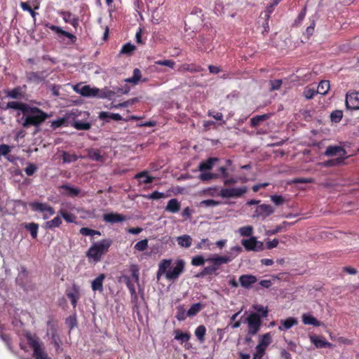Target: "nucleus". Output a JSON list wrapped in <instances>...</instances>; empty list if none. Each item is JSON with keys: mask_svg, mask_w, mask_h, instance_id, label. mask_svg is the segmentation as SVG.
Returning a JSON list of instances; mask_svg holds the SVG:
<instances>
[{"mask_svg": "<svg viewBox=\"0 0 359 359\" xmlns=\"http://www.w3.org/2000/svg\"><path fill=\"white\" fill-rule=\"evenodd\" d=\"M80 233L83 236H93L95 235L100 236V232L94 229H91L87 227H83L80 229Z\"/></svg>", "mask_w": 359, "mask_h": 359, "instance_id": "39", "label": "nucleus"}, {"mask_svg": "<svg viewBox=\"0 0 359 359\" xmlns=\"http://www.w3.org/2000/svg\"><path fill=\"white\" fill-rule=\"evenodd\" d=\"M141 77H142L141 71L139 69L136 68L133 71V76L130 78L126 79L125 80V81L127 83H133L134 85H137L139 83V81H140Z\"/></svg>", "mask_w": 359, "mask_h": 359, "instance_id": "26", "label": "nucleus"}, {"mask_svg": "<svg viewBox=\"0 0 359 359\" xmlns=\"http://www.w3.org/2000/svg\"><path fill=\"white\" fill-rule=\"evenodd\" d=\"M265 353L266 348L257 345L255 347V353L253 355L252 359H261Z\"/></svg>", "mask_w": 359, "mask_h": 359, "instance_id": "45", "label": "nucleus"}, {"mask_svg": "<svg viewBox=\"0 0 359 359\" xmlns=\"http://www.w3.org/2000/svg\"><path fill=\"white\" fill-rule=\"evenodd\" d=\"M67 297L70 299L74 307L76 306L77 300L79 298V291L78 287H74L73 291L67 293Z\"/></svg>", "mask_w": 359, "mask_h": 359, "instance_id": "31", "label": "nucleus"}, {"mask_svg": "<svg viewBox=\"0 0 359 359\" xmlns=\"http://www.w3.org/2000/svg\"><path fill=\"white\" fill-rule=\"evenodd\" d=\"M325 154L326 156H334L338 154L344 155V154H345V151L341 147H338V146L329 147L327 148Z\"/></svg>", "mask_w": 359, "mask_h": 359, "instance_id": "25", "label": "nucleus"}, {"mask_svg": "<svg viewBox=\"0 0 359 359\" xmlns=\"http://www.w3.org/2000/svg\"><path fill=\"white\" fill-rule=\"evenodd\" d=\"M248 191L246 187L237 188H224L219 191V196L222 198H238L245 194Z\"/></svg>", "mask_w": 359, "mask_h": 359, "instance_id": "11", "label": "nucleus"}, {"mask_svg": "<svg viewBox=\"0 0 359 359\" xmlns=\"http://www.w3.org/2000/svg\"><path fill=\"white\" fill-rule=\"evenodd\" d=\"M259 344L258 346L263 347L266 349L268 346L271 343V335L270 333H266L263 335H260L259 337Z\"/></svg>", "mask_w": 359, "mask_h": 359, "instance_id": "23", "label": "nucleus"}, {"mask_svg": "<svg viewBox=\"0 0 359 359\" xmlns=\"http://www.w3.org/2000/svg\"><path fill=\"white\" fill-rule=\"evenodd\" d=\"M343 117V111L341 110H334L330 114L331 121L334 123H339Z\"/></svg>", "mask_w": 359, "mask_h": 359, "instance_id": "34", "label": "nucleus"}, {"mask_svg": "<svg viewBox=\"0 0 359 359\" xmlns=\"http://www.w3.org/2000/svg\"><path fill=\"white\" fill-rule=\"evenodd\" d=\"M271 201L277 206L284 204L287 201L285 197L280 195H272L270 196Z\"/></svg>", "mask_w": 359, "mask_h": 359, "instance_id": "35", "label": "nucleus"}, {"mask_svg": "<svg viewBox=\"0 0 359 359\" xmlns=\"http://www.w3.org/2000/svg\"><path fill=\"white\" fill-rule=\"evenodd\" d=\"M29 206L32 210L43 213L44 219L49 218L55 214L53 208L47 203L35 201L30 203Z\"/></svg>", "mask_w": 359, "mask_h": 359, "instance_id": "8", "label": "nucleus"}, {"mask_svg": "<svg viewBox=\"0 0 359 359\" xmlns=\"http://www.w3.org/2000/svg\"><path fill=\"white\" fill-rule=\"evenodd\" d=\"M61 189L65 191L64 194L72 197L76 196L80 193V190L79 189L67 185L62 186Z\"/></svg>", "mask_w": 359, "mask_h": 359, "instance_id": "30", "label": "nucleus"}, {"mask_svg": "<svg viewBox=\"0 0 359 359\" xmlns=\"http://www.w3.org/2000/svg\"><path fill=\"white\" fill-rule=\"evenodd\" d=\"M275 212L274 208L268 204L258 205L253 212L252 218L264 220Z\"/></svg>", "mask_w": 359, "mask_h": 359, "instance_id": "6", "label": "nucleus"}, {"mask_svg": "<svg viewBox=\"0 0 359 359\" xmlns=\"http://www.w3.org/2000/svg\"><path fill=\"white\" fill-rule=\"evenodd\" d=\"M135 49V46L130 43H127L123 46L120 50L121 54H130Z\"/></svg>", "mask_w": 359, "mask_h": 359, "instance_id": "47", "label": "nucleus"}, {"mask_svg": "<svg viewBox=\"0 0 359 359\" xmlns=\"http://www.w3.org/2000/svg\"><path fill=\"white\" fill-rule=\"evenodd\" d=\"M191 213H192V210L189 207H187L183 210V211L182 212V217H184L187 219H190L191 216Z\"/></svg>", "mask_w": 359, "mask_h": 359, "instance_id": "64", "label": "nucleus"}, {"mask_svg": "<svg viewBox=\"0 0 359 359\" xmlns=\"http://www.w3.org/2000/svg\"><path fill=\"white\" fill-rule=\"evenodd\" d=\"M27 107H28V105L26 104L19 102L13 101V102H8L6 107L10 108V109H19V110L22 111L23 112V114H25V112L26 111H27Z\"/></svg>", "mask_w": 359, "mask_h": 359, "instance_id": "24", "label": "nucleus"}, {"mask_svg": "<svg viewBox=\"0 0 359 359\" xmlns=\"http://www.w3.org/2000/svg\"><path fill=\"white\" fill-rule=\"evenodd\" d=\"M298 321L296 318L290 317L280 320V325L278 327L280 331L289 330L292 326L297 325Z\"/></svg>", "mask_w": 359, "mask_h": 359, "instance_id": "18", "label": "nucleus"}, {"mask_svg": "<svg viewBox=\"0 0 359 359\" xmlns=\"http://www.w3.org/2000/svg\"><path fill=\"white\" fill-rule=\"evenodd\" d=\"M270 83H271V90H274L278 89L280 87V86L282 84V81L281 80L271 81Z\"/></svg>", "mask_w": 359, "mask_h": 359, "instance_id": "62", "label": "nucleus"}, {"mask_svg": "<svg viewBox=\"0 0 359 359\" xmlns=\"http://www.w3.org/2000/svg\"><path fill=\"white\" fill-rule=\"evenodd\" d=\"M201 203L205 205V206H217L220 204V202L217 201L209 199V200L203 201Z\"/></svg>", "mask_w": 359, "mask_h": 359, "instance_id": "56", "label": "nucleus"}, {"mask_svg": "<svg viewBox=\"0 0 359 359\" xmlns=\"http://www.w3.org/2000/svg\"><path fill=\"white\" fill-rule=\"evenodd\" d=\"M148 248V240L143 239L137 242L135 245V249L137 251L142 252Z\"/></svg>", "mask_w": 359, "mask_h": 359, "instance_id": "46", "label": "nucleus"}, {"mask_svg": "<svg viewBox=\"0 0 359 359\" xmlns=\"http://www.w3.org/2000/svg\"><path fill=\"white\" fill-rule=\"evenodd\" d=\"M205 261V259L202 256L198 255L192 258L191 264L193 266H202L204 264Z\"/></svg>", "mask_w": 359, "mask_h": 359, "instance_id": "50", "label": "nucleus"}, {"mask_svg": "<svg viewBox=\"0 0 359 359\" xmlns=\"http://www.w3.org/2000/svg\"><path fill=\"white\" fill-rule=\"evenodd\" d=\"M233 259V257L229 255H224L219 256L215 255L211 257H209L207 261L211 262L214 264L215 267L218 269V267L223 264H227L230 262Z\"/></svg>", "mask_w": 359, "mask_h": 359, "instance_id": "12", "label": "nucleus"}, {"mask_svg": "<svg viewBox=\"0 0 359 359\" xmlns=\"http://www.w3.org/2000/svg\"><path fill=\"white\" fill-rule=\"evenodd\" d=\"M111 245V241L108 239L94 243L86 252V257L89 262L93 263L100 262L102 257L108 252Z\"/></svg>", "mask_w": 359, "mask_h": 359, "instance_id": "2", "label": "nucleus"}, {"mask_svg": "<svg viewBox=\"0 0 359 359\" xmlns=\"http://www.w3.org/2000/svg\"><path fill=\"white\" fill-rule=\"evenodd\" d=\"M257 281V277L251 274L242 275L239 277L240 284L245 288L250 287Z\"/></svg>", "mask_w": 359, "mask_h": 359, "instance_id": "13", "label": "nucleus"}, {"mask_svg": "<svg viewBox=\"0 0 359 359\" xmlns=\"http://www.w3.org/2000/svg\"><path fill=\"white\" fill-rule=\"evenodd\" d=\"M292 223H289L287 222H283L280 225L277 226L276 229L271 232V233L275 234L283 230H286L287 228L291 226Z\"/></svg>", "mask_w": 359, "mask_h": 359, "instance_id": "48", "label": "nucleus"}, {"mask_svg": "<svg viewBox=\"0 0 359 359\" xmlns=\"http://www.w3.org/2000/svg\"><path fill=\"white\" fill-rule=\"evenodd\" d=\"M11 151V148L7 144L0 145V156H5Z\"/></svg>", "mask_w": 359, "mask_h": 359, "instance_id": "58", "label": "nucleus"}, {"mask_svg": "<svg viewBox=\"0 0 359 359\" xmlns=\"http://www.w3.org/2000/svg\"><path fill=\"white\" fill-rule=\"evenodd\" d=\"M345 105L348 109H359V92L355 90L348 91L346 94Z\"/></svg>", "mask_w": 359, "mask_h": 359, "instance_id": "10", "label": "nucleus"}, {"mask_svg": "<svg viewBox=\"0 0 359 359\" xmlns=\"http://www.w3.org/2000/svg\"><path fill=\"white\" fill-rule=\"evenodd\" d=\"M330 88V84L329 81L323 80L321 81L317 88V93L325 95H326Z\"/></svg>", "mask_w": 359, "mask_h": 359, "instance_id": "22", "label": "nucleus"}, {"mask_svg": "<svg viewBox=\"0 0 359 359\" xmlns=\"http://www.w3.org/2000/svg\"><path fill=\"white\" fill-rule=\"evenodd\" d=\"M135 178L140 179V182L144 184H149L154 180V177L149 176L146 171L136 174Z\"/></svg>", "mask_w": 359, "mask_h": 359, "instance_id": "29", "label": "nucleus"}, {"mask_svg": "<svg viewBox=\"0 0 359 359\" xmlns=\"http://www.w3.org/2000/svg\"><path fill=\"white\" fill-rule=\"evenodd\" d=\"M25 114L26 118L22 124L24 128H27L29 126L39 125L48 117V115L39 108L30 107L29 106Z\"/></svg>", "mask_w": 359, "mask_h": 359, "instance_id": "3", "label": "nucleus"}, {"mask_svg": "<svg viewBox=\"0 0 359 359\" xmlns=\"http://www.w3.org/2000/svg\"><path fill=\"white\" fill-rule=\"evenodd\" d=\"M111 113L107 112V111H101L99 114V118L102 120L108 121L109 118H111Z\"/></svg>", "mask_w": 359, "mask_h": 359, "instance_id": "63", "label": "nucleus"}, {"mask_svg": "<svg viewBox=\"0 0 359 359\" xmlns=\"http://www.w3.org/2000/svg\"><path fill=\"white\" fill-rule=\"evenodd\" d=\"M316 93L317 90H316L313 88L306 87L304 90L303 95L305 98L309 100L312 99Z\"/></svg>", "mask_w": 359, "mask_h": 359, "instance_id": "42", "label": "nucleus"}, {"mask_svg": "<svg viewBox=\"0 0 359 359\" xmlns=\"http://www.w3.org/2000/svg\"><path fill=\"white\" fill-rule=\"evenodd\" d=\"M238 233L242 237H251L253 233V227L251 225L242 226L238 230Z\"/></svg>", "mask_w": 359, "mask_h": 359, "instance_id": "28", "label": "nucleus"}, {"mask_svg": "<svg viewBox=\"0 0 359 359\" xmlns=\"http://www.w3.org/2000/svg\"><path fill=\"white\" fill-rule=\"evenodd\" d=\"M241 244L247 251L261 252L265 248L264 243L258 241L255 236H251L248 239H243Z\"/></svg>", "mask_w": 359, "mask_h": 359, "instance_id": "7", "label": "nucleus"}, {"mask_svg": "<svg viewBox=\"0 0 359 359\" xmlns=\"http://www.w3.org/2000/svg\"><path fill=\"white\" fill-rule=\"evenodd\" d=\"M26 229L29 231L32 236L36 238L38 233L39 226L35 223H30L25 226Z\"/></svg>", "mask_w": 359, "mask_h": 359, "instance_id": "38", "label": "nucleus"}, {"mask_svg": "<svg viewBox=\"0 0 359 359\" xmlns=\"http://www.w3.org/2000/svg\"><path fill=\"white\" fill-rule=\"evenodd\" d=\"M175 339L180 341L181 343L188 341L190 339V334L187 332H182L180 330L174 331Z\"/></svg>", "mask_w": 359, "mask_h": 359, "instance_id": "27", "label": "nucleus"}, {"mask_svg": "<svg viewBox=\"0 0 359 359\" xmlns=\"http://www.w3.org/2000/svg\"><path fill=\"white\" fill-rule=\"evenodd\" d=\"M245 322L248 324V333L255 335L259 330L261 327V319L257 313H250L246 318Z\"/></svg>", "mask_w": 359, "mask_h": 359, "instance_id": "9", "label": "nucleus"}, {"mask_svg": "<svg viewBox=\"0 0 359 359\" xmlns=\"http://www.w3.org/2000/svg\"><path fill=\"white\" fill-rule=\"evenodd\" d=\"M88 157L96 161H100L102 160V156H101L100 151L97 149H90L88 151Z\"/></svg>", "mask_w": 359, "mask_h": 359, "instance_id": "37", "label": "nucleus"}, {"mask_svg": "<svg viewBox=\"0 0 359 359\" xmlns=\"http://www.w3.org/2000/svg\"><path fill=\"white\" fill-rule=\"evenodd\" d=\"M310 340L312 344L315 345L316 348H325V347H332V344L328 341H327L322 337L316 336V335H311L309 337Z\"/></svg>", "mask_w": 359, "mask_h": 359, "instance_id": "14", "label": "nucleus"}, {"mask_svg": "<svg viewBox=\"0 0 359 359\" xmlns=\"http://www.w3.org/2000/svg\"><path fill=\"white\" fill-rule=\"evenodd\" d=\"M218 161L217 158H210L206 161L201 162L198 165V170L201 172L211 170L214 165Z\"/></svg>", "mask_w": 359, "mask_h": 359, "instance_id": "21", "label": "nucleus"}, {"mask_svg": "<svg viewBox=\"0 0 359 359\" xmlns=\"http://www.w3.org/2000/svg\"><path fill=\"white\" fill-rule=\"evenodd\" d=\"M279 243V241L278 239L274 238L272 241H268L266 243V247L267 249H272L274 248H276Z\"/></svg>", "mask_w": 359, "mask_h": 359, "instance_id": "59", "label": "nucleus"}, {"mask_svg": "<svg viewBox=\"0 0 359 359\" xmlns=\"http://www.w3.org/2000/svg\"><path fill=\"white\" fill-rule=\"evenodd\" d=\"M292 182L295 184L298 183H311L313 182V180L311 178H304V177H299L295 178L292 180Z\"/></svg>", "mask_w": 359, "mask_h": 359, "instance_id": "60", "label": "nucleus"}, {"mask_svg": "<svg viewBox=\"0 0 359 359\" xmlns=\"http://www.w3.org/2000/svg\"><path fill=\"white\" fill-rule=\"evenodd\" d=\"M20 6H21V8H22V9L23 11H28V12L31 14L32 17L34 19H35V17H36V13H35V12L32 9V8H31L28 4H27V3H26V2H22V3L20 4Z\"/></svg>", "mask_w": 359, "mask_h": 359, "instance_id": "53", "label": "nucleus"}, {"mask_svg": "<svg viewBox=\"0 0 359 359\" xmlns=\"http://www.w3.org/2000/svg\"><path fill=\"white\" fill-rule=\"evenodd\" d=\"M268 118V115L264 114L260 116H256L251 118V125L254 127L257 126L261 121H263Z\"/></svg>", "mask_w": 359, "mask_h": 359, "instance_id": "44", "label": "nucleus"}, {"mask_svg": "<svg viewBox=\"0 0 359 359\" xmlns=\"http://www.w3.org/2000/svg\"><path fill=\"white\" fill-rule=\"evenodd\" d=\"M61 216L68 222H73L74 221L75 217L70 213L65 212L62 210L60 211Z\"/></svg>", "mask_w": 359, "mask_h": 359, "instance_id": "54", "label": "nucleus"}, {"mask_svg": "<svg viewBox=\"0 0 359 359\" xmlns=\"http://www.w3.org/2000/svg\"><path fill=\"white\" fill-rule=\"evenodd\" d=\"M171 262L172 261L170 259H163L159 263L157 272L158 278L161 276L164 275L166 279L169 280L177 279L184 270L185 262L182 259L177 260L172 266Z\"/></svg>", "mask_w": 359, "mask_h": 359, "instance_id": "1", "label": "nucleus"}, {"mask_svg": "<svg viewBox=\"0 0 359 359\" xmlns=\"http://www.w3.org/2000/svg\"><path fill=\"white\" fill-rule=\"evenodd\" d=\"M25 337L29 344L34 349L33 355L36 359H50L46 353L42 349L41 344L36 336L27 332L25 334Z\"/></svg>", "mask_w": 359, "mask_h": 359, "instance_id": "4", "label": "nucleus"}, {"mask_svg": "<svg viewBox=\"0 0 359 359\" xmlns=\"http://www.w3.org/2000/svg\"><path fill=\"white\" fill-rule=\"evenodd\" d=\"M62 161L65 163H72L77 161L79 157L76 154H70L66 151L62 152Z\"/></svg>", "mask_w": 359, "mask_h": 359, "instance_id": "33", "label": "nucleus"}, {"mask_svg": "<svg viewBox=\"0 0 359 359\" xmlns=\"http://www.w3.org/2000/svg\"><path fill=\"white\" fill-rule=\"evenodd\" d=\"M62 224V219L59 217H55L53 219L48 221L45 223L46 229H54L55 227H58Z\"/></svg>", "mask_w": 359, "mask_h": 359, "instance_id": "32", "label": "nucleus"}, {"mask_svg": "<svg viewBox=\"0 0 359 359\" xmlns=\"http://www.w3.org/2000/svg\"><path fill=\"white\" fill-rule=\"evenodd\" d=\"M302 318L304 325H311L316 327L321 325V323L311 314L304 313Z\"/></svg>", "mask_w": 359, "mask_h": 359, "instance_id": "20", "label": "nucleus"}, {"mask_svg": "<svg viewBox=\"0 0 359 359\" xmlns=\"http://www.w3.org/2000/svg\"><path fill=\"white\" fill-rule=\"evenodd\" d=\"M206 332V329L204 325L198 326L195 330V334L198 337V339L203 342L204 341V336Z\"/></svg>", "mask_w": 359, "mask_h": 359, "instance_id": "36", "label": "nucleus"}, {"mask_svg": "<svg viewBox=\"0 0 359 359\" xmlns=\"http://www.w3.org/2000/svg\"><path fill=\"white\" fill-rule=\"evenodd\" d=\"M202 309V305L200 303L191 305V308L187 311L189 316H193L198 313Z\"/></svg>", "mask_w": 359, "mask_h": 359, "instance_id": "40", "label": "nucleus"}, {"mask_svg": "<svg viewBox=\"0 0 359 359\" xmlns=\"http://www.w3.org/2000/svg\"><path fill=\"white\" fill-rule=\"evenodd\" d=\"M36 170V167L33 164H29L26 168H25V173L31 176L32 175L35 171Z\"/></svg>", "mask_w": 359, "mask_h": 359, "instance_id": "61", "label": "nucleus"}, {"mask_svg": "<svg viewBox=\"0 0 359 359\" xmlns=\"http://www.w3.org/2000/svg\"><path fill=\"white\" fill-rule=\"evenodd\" d=\"M156 65L167 67L170 69H174L175 62L171 60H157L155 62Z\"/></svg>", "mask_w": 359, "mask_h": 359, "instance_id": "43", "label": "nucleus"}, {"mask_svg": "<svg viewBox=\"0 0 359 359\" xmlns=\"http://www.w3.org/2000/svg\"><path fill=\"white\" fill-rule=\"evenodd\" d=\"M211 246V243L208 238H203L201 241L197 243L196 248L198 250L207 249L210 250Z\"/></svg>", "mask_w": 359, "mask_h": 359, "instance_id": "41", "label": "nucleus"}, {"mask_svg": "<svg viewBox=\"0 0 359 359\" xmlns=\"http://www.w3.org/2000/svg\"><path fill=\"white\" fill-rule=\"evenodd\" d=\"M74 127L78 130H88L90 128V124L82 121H75Z\"/></svg>", "mask_w": 359, "mask_h": 359, "instance_id": "49", "label": "nucleus"}, {"mask_svg": "<svg viewBox=\"0 0 359 359\" xmlns=\"http://www.w3.org/2000/svg\"><path fill=\"white\" fill-rule=\"evenodd\" d=\"M179 246L183 248H189L192 244L193 239L191 236L184 234L176 238Z\"/></svg>", "mask_w": 359, "mask_h": 359, "instance_id": "17", "label": "nucleus"}, {"mask_svg": "<svg viewBox=\"0 0 359 359\" xmlns=\"http://www.w3.org/2000/svg\"><path fill=\"white\" fill-rule=\"evenodd\" d=\"M7 95L11 98H18L22 96L20 88H14L7 93Z\"/></svg>", "mask_w": 359, "mask_h": 359, "instance_id": "52", "label": "nucleus"}, {"mask_svg": "<svg viewBox=\"0 0 359 359\" xmlns=\"http://www.w3.org/2000/svg\"><path fill=\"white\" fill-rule=\"evenodd\" d=\"M105 277L104 273H101L91 282V287L94 292H102L103 291V282Z\"/></svg>", "mask_w": 359, "mask_h": 359, "instance_id": "16", "label": "nucleus"}, {"mask_svg": "<svg viewBox=\"0 0 359 359\" xmlns=\"http://www.w3.org/2000/svg\"><path fill=\"white\" fill-rule=\"evenodd\" d=\"M181 208V204L176 198H172L168 201L167 205L165 207V210L172 212L176 213L180 211Z\"/></svg>", "mask_w": 359, "mask_h": 359, "instance_id": "19", "label": "nucleus"}, {"mask_svg": "<svg viewBox=\"0 0 359 359\" xmlns=\"http://www.w3.org/2000/svg\"><path fill=\"white\" fill-rule=\"evenodd\" d=\"M103 219L106 222H109V223H118V222H122L125 221L126 217L121 214L111 212V213L104 214L103 215Z\"/></svg>", "mask_w": 359, "mask_h": 359, "instance_id": "15", "label": "nucleus"}, {"mask_svg": "<svg viewBox=\"0 0 359 359\" xmlns=\"http://www.w3.org/2000/svg\"><path fill=\"white\" fill-rule=\"evenodd\" d=\"M73 89L77 93L85 97H104V93L102 90L97 88L90 87V86L77 84L73 86Z\"/></svg>", "mask_w": 359, "mask_h": 359, "instance_id": "5", "label": "nucleus"}, {"mask_svg": "<svg viewBox=\"0 0 359 359\" xmlns=\"http://www.w3.org/2000/svg\"><path fill=\"white\" fill-rule=\"evenodd\" d=\"M164 197V194L163 193H161V192H158L157 191H155L154 192H152L149 196L148 198H150V199H154V200H157V199H160V198H162Z\"/></svg>", "mask_w": 359, "mask_h": 359, "instance_id": "57", "label": "nucleus"}, {"mask_svg": "<svg viewBox=\"0 0 359 359\" xmlns=\"http://www.w3.org/2000/svg\"><path fill=\"white\" fill-rule=\"evenodd\" d=\"M253 308L257 311L258 312H260L262 313L263 317H266L268 315V309L266 307H264L262 305H255L253 306Z\"/></svg>", "mask_w": 359, "mask_h": 359, "instance_id": "55", "label": "nucleus"}, {"mask_svg": "<svg viewBox=\"0 0 359 359\" xmlns=\"http://www.w3.org/2000/svg\"><path fill=\"white\" fill-rule=\"evenodd\" d=\"M217 177V175L216 174H213V173H210V172L201 173L198 177V178L203 181H207V180H210L215 179Z\"/></svg>", "mask_w": 359, "mask_h": 359, "instance_id": "51", "label": "nucleus"}]
</instances>
